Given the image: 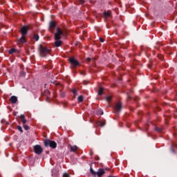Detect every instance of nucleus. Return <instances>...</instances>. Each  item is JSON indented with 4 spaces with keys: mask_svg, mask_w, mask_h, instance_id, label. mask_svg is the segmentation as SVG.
Instances as JSON below:
<instances>
[{
    "mask_svg": "<svg viewBox=\"0 0 177 177\" xmlns=\"http://www.w3.org/2000/svg\"><path fill=\"white\" fill-rule=\"evenodd\" d=\"M39 52L41 57H46V56H48V55L50 53V50H49L48 47H44L42 44H40L39 46Z\"/></svg>",
    "mask_w": 177,
    "mask_h": 177,
    "instance_id": "f257e3e1",
    "label": "nucleus"
},
{
    "mask_svg": "<svg viewBox=\"0 0 177 177\" xmlns=\"http://www.w3.org/2000/svg\"><path fill=\"white\" fill-rule=\"evenodd\" d=\"M44 145L46 147H48L49 146L52 149H56L57 147V144L55 141H52L50 140H44Z\"/></svg>",
    "mask_w": 177,
    "mask_h": 177,
    "instance_id": "f03ea898",
    "label": "nucleus"
},
{
    "mask_svg": "<svg viewBox=\"0 0 177 177\" xmlns=\"http://www.w3.org/2000/svg\"><path fill=\"white\" fill-rule=\"evenodd\" d=\"M90 171L91 174H92V175H93L94 176H96L97 175L98 177H102V175H104V174H106V171H104V169H99L97 173L92 169H91Z\"/></svg>",
    "mask_w": 177,
    "mask_h": 177,
    "instance_id": "7ed1b4c3",
    "label": "nucleus"
},
{
    "mask_svg": "<svg viewBox=\"0 0 177 177\" xmlns=\"http://www.w3.org/2000/svg\"><path fill=\"white\" fill-rule=\"evenodd\" d=\"M62 35H63V30H62V29L57 28V32L55 33V41H59V40L62 39Z\"/></svg>",
    "mask_w": 177,
    "mask_h": 177,
    "instance_id": "20e7f679",
    "label": "nucleus"
},
{
    "mask_svg": "<svg viewBox=\"0 0 177 177\" xmlns=\"http://www.w3.org/2000/svg\"><path fill=\"white\" fill-rule=\"evenodd\" d=\"M34 151L36 154H41L42 151H44V149L41 147V145H35L33 147Z\"/></svg>",
    "mask_w": 177,
    "mask_h": 177,
    "instance_id": "39448f33",
    "label": "nucleus"
},
{
    "mask_svg": "<svg viewBox=\"0 0 177 177\" xmlns=\"http://www.w3.org/2000/svg\"><path fill=\"white\" fill-rule=\"evenodd\" d=\"M69 63L71 64V66H74L75 67H77V66H80V62L74 57H71L68 59Z\"/></svg>",
    "mask_w": 177,
    "mask_h": 177,
    "instance_id": "423d86ee",
    "label": "nucleus"
},
{
    "mask_svg": "<svg viewBox=\"0 0 177 177\" xmlns=\"http://www.w3.org/2000/svg\"><path fill=\"white\" fill-rule=\"evenodd\" d=\"M20 32L21 35H27V32H28V26H23L20 30Z\"/></svg>",
    "mask_w": 177,
    "mask_h": 177,
    "instance_id": "0eeeda50",
    "label": "nucleus"
},
{
    "mask_svg": "<svg viewBox=\"0 0 177 177\" xmlns=\"http://www.w3.org/2000/svg\"><path fill=\"white\" fill-rule=\"evenodd\" d=\"M56 27V22L50 21L49 26V30L51 32H53V29Z\"/></svg>",
    "mask_w": 177,
    "mask_h": 177,
    "instance_id": "6e6552de",
    "label": "nucleus"
},
{
    "mask_svg": "<svg viewBox=\"0 0 177 177\" xmlns=\"http://www.w3.org/2000/svg\"><path fill=\"white\" fill-rule=\"evenodd\" d=\"M121 109H122V104L118 102L115 106V110H116V111H121Z\"/></svg>",
    "mask_w": 177,
    "mask_h": 177,
    "instance_id": "1a4fd4ad",
    "label": "nucleus"
},
{
    "mask_svg": "<svg viewBox=\"0 0 177 177\" xmlns=\"http://www.w3.org/2000/svg\"><path fill=\"white\" fill-rule=\"evenodd\" d=\"M10 102L12 103V104H15L17 102V97L12 95L10 98Z\"/></svg>",
    "mask_w": 177,
    "mask_h": 177,
    "instance_id": "9d476101",
    "label": "nucleus"
},
{
    "mask_svg": "<svg viewBox=\"0 0 177 177\" xmlns=\"http://www.w3.org/2000/svg\"><path fill=\"white\" fill-rule=\"evenodd\" d=\"M54 44L56 48H59V46H62V44H63V42L61 40H55Z\"/></svg>",
    "mask_w": 177,
    "mask_h": 177,
    "instance_id": "9b49d317",
    "label": "nucleus"
},
{
    "mask_svg": "<svg viewBox=\"0 0 177 177\" xmlns=\"http://www.w3.org/2000/svg\"><path fill=\"white\" fill-rule=\"evenodd\" d=\"M19 42L21 44H26V42H27V39H26L25 35L21 36V37L19 39Z\"/></svg>",
    "mask_w": 177,
    "mask_h": 177,
    "instance_id": "f8f14e48",
    "label": "nucleus"
},
{
    "mask_svg": "<svg viewBox=\"0 0 177 177\" xmlns=\"http://www.w3.org/2000/svg\"><path fill=\"white\" fill-rule=\"evenodd\" d=\"M20 118L22 124H24L27 123V120H26V116L24 115H21Z\"/></svg>",
    "mask_w": 177,
    "mask_h": 177,
    "instance_id": "ddd939ff",
    "label": "nucleus"
},
{
    "mask_svg": "<svg viewBox=\"0 0 177 177\" xmlns=\"http://www.w3.org/2000/svg\"><path fill=\"white\" fill-rule=\"evenodd\" d=\"M77 150H78V147H77V145L75 146H71V151L75 152L77 151Z\"/></svg>",
    "mask_w": 177,
    "mask_h": 177,
    "instance_id": "4468645a",
    "label": "nucleus"
},
{
    "mask_svg": "<svg viewBox=\"0 0 177 177\" xmlns=\"http://www.w3.org/2000/svg\"><path fill=\"white\" fill-rule=\"evenodd\" d=\"M110 16H111V12L105 11L104 12V17H110Z\"/></svg>",
    "mask_w": 177,
    "mask_h": 177,
    "instance_id": "2eb2a0df",
    "label": "nucleus"
},
{
    "mask_svg": "<svg viewBox=\"0 0 177 177\" xmlns=\"http://www.w3.org/2000/svg\"><path fill=\"white\" fill-rule=\"evenodd\" d=\"M77 100L79 103H82V102H84V96L80 95L77 98Z\"/></svg>",
    "mask_w": 177,
    "mask_h": 177,
    "instance_id": "dca6fc26",
    "label": "nucleus"
},
{
    "mask_svg": "<svg viewBox=\"0 0 177 177\" xmlns=\"http://www.w3.org/2000/svg\"><path fill=\"white\" fill-rule=\"evenodd\" d=\"M104 91V89L103 88H100L98 91V95H100V96H102V95H103Z\"/></svg>",
    "mask_w": 177,
    "mask_h": 177,
    "instance_id": "f3484780",
    "label": "nucleus"
},
{
    "mask_svg": "<svg viewBox=\"0 0 177 177\" xmlns=\"http://www.w3.org/2000/svg\"><path fill=\"white\" fill-rule=\"evenodd\" d=\"M16 53V49L12 48L11 50H9L10 55H13V53Z\"/></svg>",
    "mask_w": 177,
    "mask_h": 177,
    "instance_id": "a211bd4d",
    "label": "nucleus"
},
{
    "mask_svg": "<svg viewBox=\"0 0 177 177\" xmlns=\"http://www.w3.org/2000/svg\"><path fill=\"white\" fill-rule=\"evenodd\" d=\"M97 124L98 125V127H104V124L103 123V122L101 121L97 122Z\"/></svg>",
    "mask_w": 177,
    "mask_h": 177,
    "instance_id": "6ab92c4d",
    "label": "nucleus"
},
{
    "mask_svg": "<svg viewBox=\"0 0 177 177\" xmlns=\"http://www.w3.org/2000/svg\"><path fill=\"white\" fill-rule=\"evenodd\" d=\"M112 99H113V97H111V95L106 97V100L108 102H110V101L112 100Z\"/></svg>",
    "mask_w": 177,
    "mask_h": 177,
    "instance_id": "aec40b11",
    "label": "nucleus"
},
{
    "mask_svg": "<svg viewBox=\"0 0 177 177\" xmlns=\"http://www.w3.org/2000/svg\"><path fill=\"white\" fill-rule=\"evenodd\" d=\"M33 39L35 41H38V39H39V36L38 35H34Z\"/></svg>",
    "mask_w": 177,
    "mask_h": 177,
    "instance_id": "412c9836",
    "label": "nucleus"
},
{
    "mask_svg": "<svg viewBox=\"0 0 177 177\" xmlns=\"http://www.w3.org/2000/svg\"><path fill=\"white\" fill-rule=\"evenodd\" d=\"M97 115H103V111H102V110H98V111H97Z\"/></svg>",
    "mask_w": 177,
    "mask_h": 177,
    "instance_id": "4be33fe9",
    "label": "nucleus"
},
{
    "mask_svg": "<svg viewBox=\"0 0 177 177\" xmlns=\"http://www.w3.org/2000/svg\"><path fill=\"white\" fill-rule=\"evenodd\" d=\"M17 129L19 131V132H23V129L21 128V126H17Z\"/></svg>",
    "mask_w": 177,
    "mask_h": 177,
    "instance_id": "5701e85b",
    "label": "nucleus"
},
{
    "mask_svg": "<svg viewBox=\"0 0 177 177\" xmlns=\"http://www.w3.org/2000/svg\"><path fill=\"white\" fill-rule=\"evenodd\" d=\"M62 177H70V174L68 173H64Z\"/></svg>",
    "mask_w": 177,
    "mask_h": 177,
    "instance_id": "b1692460",
    "label": "nucleus"
},
{
    "mask_svg": "<svg viewBox=\"0 0 177 177\" xmlns=\"http://www.w3.org/2000/svg\"><path fill=\"white\" fill-rule=\"evenodd\" d=\"M24 129H25L26 131H28L29 127H28V125L24 124Z\"/></svg>",
    "mask_w": 177,
    "mask_h": 177,
    "instance_id": "393cba45",
    "label": "nucleus"
},
{
    "mask_svg": "<svg viewBox=\"0 0 177 177\" xmlns=\"http://www.w3.org/2000/svg\"><path fill=\"white\" fill-rule=\"evenodd\" d=\"M80 3H81V5L85 3V1L84 0H79Z\"/></svg>",
    "mask_w": 177,
    "mask_h": 177,
    "instance_id": "a878e982",
    "label": "nucleus"
},
{
    "mask_svg": "<svg viewBox=\"0 0 177 177\" xmlns=\"http://www.w3.org/2000/svg\"><path fill=\"white\" fill-rule=\"evenodd\" d=\"M72 92H73V93H74V95H75V93H77V90H75V88H73L72 90Z\"/></svg>",
    "mask_w": 177,
    "mask_h": 177,
    "instance_id": "bb28decb",
    "label": "nucleus"
},
{
    "mask_svg": "<svg viewBox=\"0 0 177 177\" xmlns=\"http://www.w3.org/2000/svg\"><path fill=\"white\" fill-rule=\"evenodd\" d=\"M90 156H93V151L91 150L89 152Z\"/></svg>",
    "mask_w": 177,
    "mask_h": 177,
    "instance_id": "cd10ccee",
    "label": "nucleus"
},
{
    "mask_svg": "<svg viewBox=\"0 0 177 177\" xmlns=\"http://www.w3.org/2000/svg\"><path fill=\"white\" fill-rule=\"evenodd\" d=\"M100 42H104V39H103V38H100Z\"/></svg>",
    "mask_w": 177,
    "mask_h": 177,
    "instance_id": "c85d7f7f",
    "label": "nucleus"
},
{
    "mask_svg": "<svg viewBox=\"0 0 177 177\" xmlns=\"http://www.w3.org/2000/svg\"><path fill=\"white\" fill-rule=\"evenodd\" d=\"M86 61L87 62H91V58H89V57L86 58Z\"/></svg>",
    "mask_w": 177,
    "mask_h": 177,
    "instance_id": "c756f323",
    "label": "nucleus"
}]
</instances>
